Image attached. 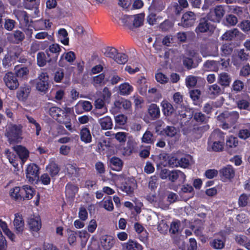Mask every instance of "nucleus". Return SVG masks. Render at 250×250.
Wrapping results in <instances>:
<instances>
[{
	"instance_id": "f257e3e1",
	"label": "nucleus",
	"mask_w": 250,
	"mask_h": 250,
	"mask_svg": "<svg viewBox=\"0 0 250 250\" xmlns=\"http://www.w3.org/2000/svg\"><path fill=\"white\" fill-rule=\"evenodd\" d=\"M46 110L53 119L58 123L64 125L68 130H72L71 118L67 112L51 103H48Z\"/></svg>"
},
{
	"instance_id": "f03ea898",
	"label": "nucleus",
	"mask_w": 250,
	"mask_h": 250,
	"mask_svg": "<svg viewBox=\"0 0 250 250\" xmlns=\"http://www.w3.org/2000/svg\"><path fill=\"white\" fill-rule=\"evenodd\" d=\"M14 149L16 154L9 149L5 150V154L10 164L16 169L18 167L19 161L23 165L27 160L29 152L25 147L21 145L14 146Z\"/></svg>"
},
{
	"instance_id": "7ed1b4c3",
	"label": "nucleus",
	"mask_w": 250,
	"mask_h": 250,
	"mask_svg": "<svg viewBox=\"0 0 250 250\" xmlns=\"http://www.w3.org/2000/svg\"><path fill=\"white\" fill-rule=\"evenodd\" d=\"M36 190L30 186L24 185L22 187H15L10 190V196L16 201L29 200L35 194Z\"/></svg>"
},
{
	"instance_id": "20e7f679",
	"label": "nucleus",
	"mask_w": 250,
	"mask_h": 250,
	"mask_svg": "<svg viewBox=\"0 0 250 250\" xmlns=\"http://www.w3.org/2000/svg\"><path fill=\"white\" fill-rule=\"evenodd\" d=\"M208 146H210L211 150L215 152L222 151L224 148L225 136L223 132L219 130L213 131L209 136Z\"/></svg>"
},
{
	"instance_id": "39448f33",
	"label": "nucleus",
	"mask_w": 250,
	"mask_h": 250,
	"mask_svg": "<svg viewBox=\"0 0 250 250\" xmlns=\"http://www.w3.org/2000/svg\"><path fill=\"white\" fill-rule=\"evenodd\" d=\"M238 118L239 114L236 111H225L217 116V120L223 123V128L224 129L233 126Z\"/></svg>"
},
{
	"instance_id": "423d86ee",
	"label": "nucleus",
	"mask_w": 250,
	"mask_h": 250,
	"mask_svg": "<svg viewBox=\"0 0 250 250\" xmlns=\"http://www.w3.org/2000/svg\"><path fill=\"white\" fill-rule=\"evenodd\" d=\"M22 126L21 125H11L6 129L5 136L10 144L18 143L21 139Z\"/></svg>"
},
{
	"instance_id": "0eeeda50",
	"label": "nucleus",
	"mask_w": 250,
	"mask_h": 250,
	"mask_svg": "<svg viewBox=\"0 0 250 250\" xmlns=\"http://www.w3.org/2000/svg\"><path fill=\"white\" fill-rule=\"evenodd\" d=\"M36 89L45 93L49 88V76L46 72H42L36 79Z\"/></svg>"
},
{
	"instance_id": "6e6552de",
	"label": "nucleus",
	"mask_w": 250,
	"mask_h": 250,
	"mask_svg": "<svg viewBox=\"0 0 250 250\" xmlns=\"http://www.w3.org/2000/svg\"><path fill=\"white\" fill-rule=\"evenodd\" d=\"M3 80L6 86L10 90H16L19 86L18 78L11 71L8 72L4 75Z\"/></svg>"
},
{
	"instance_id": "1a4fd4ad",
	"label": "nucleus",
	"mask_w": 250,
	"mask_h": 250,
	"mask_svg": "<svg viewBox=\"0 0 250 250\" xmlns=\"http://www.w3.org/2000/svg\"><path fill=\"white\" fill-rule=\"evenodd\" d=\"M136 181L133 178H128L125 179L120 187V189L126 193V195H133L134 189L137 188Z\"/></svg>"
},
{
	"instance_id": "9d476101",
	"label": "nucleus",
	"mask_w": 250,
	"mask_h": 250,
	"mask_svg": "<svg viewBox=\"0 0 250 250\" xmlns=\"http://www.w3.org/2000/svg\"><path fill=\"white\" fill-rule=\"evenodd\" d=\"M40 168L35 164H30L26 169V177L28 181L33 183L39 178Z\"/></svg>"
},
{
	"instance_id": "9b49d317",
	"label": "nucleus",
	"mask_w": 250,
	"mask_h": 250,
	"mask_svg": "<svg viewBox=\"0 0 250 250\" xmlns=\"http://www.w3.org/2000/svg\"><path fill=\"white\" fill-rule=\"evenodd\" d=\"M249 53H247L245 49H242L237 51V55L233 57L232 62L234 66L239 67L246 63L249 59Z\"/></svg>"
},
{
	"instance_id": "f8f14e48",
	"label": "nucleus",
	"mask_w": 250,
	"mask_h": 250,
	"mask_svg": "<svg viewBox=\"0 0 250 250\" xmlns=\"http://www.w3.org/2000/svg\"><path fill=\"white\" fill-rule=\"evenodd\" d=\"M235 173L234 167L230 165L223 167L219 170L221 179L224 182L233 179L235 176Z\"/></svg>"
},
{
	"instance_id": "ddd939ff",
	"label": "nucleus",
	"mask_w": 250,
	"mask_h": 250,
	"mask_svg": "<svg viewBox=\"0 0 250 250\" xmlns=\"http://www.w3.org/2000/svg\"><path fill=\"white\" fill-rule=\"evenodd\" d=\"M14 14L19 22L26 26H29L33 22L31 17L25 11L17 9L14 11Z\"/></svg>"
},
{
	"instance_id": "4468645a",
	"label": "nucleus",
	"mask_w": 250,
	"mask_h": 250,
	"mask_svg": "<svg viewBox=\"0 0 250 250\" xmlns=\"http://www.w3.org/2000/svg\"><path fill=\"white\" fill-rule=\"evenodd\" d=\"M62 49L61 46L57 43L51 44L48 49L46 50V53L49 61L56 62Z\"/></svg>"
},
{
	"instance_id": "2eb2a0df",
	"label": "nucleus",
	"mask_w": 250,
	"mask_h": 250,
	"mask_svg": "<svg viewBox=\"0 0 250 250\" xmlns=\"http://www.w3.org/2000/svg\"><path fill=\"white\" fill-rule=\"evenodd\" d=\"M13 221L15 232L17 234L21 235L24 229V221L22 216L20 213H16L14 215Z\"/></svg>"
},
{
	"instance_id": "dca6fc26",
	"label": "nucleus",
	"mask_w": 250,
	"mask_h": 250,
	"mask_svg": "<svg viewBox=\"0 0 250 250\" xmlns=\"http://www.w3.org/2000/svg\"><path fill=\"white\" fill-rule=\"evenodd\" d=\"M211 27V24L209 21V19L208 17L201 18L199 20V24L196 27L195 31L197 34L206 33L210 30Z\"/></svg>"
},
{
	"instance_id": "f3484780",
	"label": "nucleus",
	"mask_w": 250,
	"mask_h": 250,
	"mask_svg": "<svg viewBox=\"0 0 250 250\" xmlns=\"http://www.w3.org/2000/svg\"><path fill=\"white\" fill-rule=\"evenodd\" d=\"M195 20L196 16L194 13L188 11L183 15L181 23L184 27H190L194 25Z\"/></svg>"
},
{
	"instance_id": "a211bd4d",
	"label": "nucleus",
	"mask_w": 250,
	"mask_h": 250,
	"mask_svg": "<svg viewBox=\"0 0 250 250\" xmlns=\"http://www.w3.org/2000/svg\"><path fill=\"white\" fill-rule=\"evenodd\" d=\"M188 116V121H189L193 117V121H194L197 124L199 125L206 124L209 118V117L206 116L201 111H193L192 114L190 113Z\"/></svg>"
},
{
	"instance_id": "6ab92c4d",
	"label": "nucleus",
	"mask_w": 250,
	"mask_h": 250,
	"mask_svg": "<svg viewBox=\"0 0 250 250\" xmlns=\"http://www.w3.org/2000/svg\"><path fill=\"white\" fill-rule=\"evenodd\" d=\"M115 239L111 235H105L100 238V242L102 247L104 250H109L114 245Z\"/></svg>"
},
{
	"instance_id": "aec40b11",
	"label": "nucleus",
	"mask_w": 250,
	"mask_h": 250,
	"mask_svg": "<svg viewBox=\"0 0 250 250\" xmlns=\"http://www.w3.org/2000/svg\"><path fill=\"white\" fill-rule=\"evenodd\" d=\"M188 112L189 114L190 113V112H188L185 107H184L182 110H178L177 112H176L175 113V118L172 119V123L174 124L179 123L182 125L184 122L186 123L188 121V118H187L188 115L187 114Z\"/></svg>"
},
{
	"instance_id": "412c9836",
	"label": "nucleus",
	"mask_w": 250,
	"mask_h": 250,
	"mask_svg": "<svg viewBox=\"0 0 250 250\" xmlns=\"http://www.w3.org/2000/svg\"><path fill=\"white\" fill-rule=\"evenodd\" d=\"M25 38L24 33L19 30H15L13 33L8 35V40L12 42L18 44L23 41Z\"/></svg>"
},
{
	"instance_id": "4be33fe9",
	"label": "nucleus",
	"mask_w": 250,
	"mask_h": 250,
	"mask_svg": "<svg viewBox=\"0 0 250 250\" xmlns=\"http://www.w3.org/2000/svg\"><path fill=\"white\" fill-rule=\"evenodd\" d=\"M76 59V55L73 51H70L68 52H64L60 57L58 62L60 66L64 67L65 65L64 60L66 62L72 64Z\"/></svg>"
},
{
	"instance_id": "5701e85b",
	"label": "nucleus",
	"mask_w": 250,
	"mask_h": 250,
	"mask_svg": "<svg viewBox=\"0 0 250 250\" xmlns=\"http://www.w3.org/2000/svg\"><path fill=\"white\" fill-rule=\"evenodd\" d=\"M29 70L27 67L23 65H18L15 67V74L17 78L22 80L27 79Z\"/></svg>"
},
{
	"instance_id": "b1692460",
	"label": "nucleus",
	"mask_w": 250,
	"mask_h": 250,
	"mask_svg": "<svg viewBox=\"0 0 250 250\" xmlns=\"http://www.w3.org/2000/svg\"><path fill=\"white\" fill-rule=\"evenodd\" d=\"M209 128V126L208 125L194 126L190 131V133L194 139H198L200 138L203 133L208 130Z\"/></svg>"
},
{
	"instance_id": "393cba45",
	"label": "nucleus",
	"mask_w": 250,
	"mask_h": 250,
	"mask_svg": "<svg viewBox=\"0 0 250 250\" xmlns=\"http://www.w3.org/2000/svg\"><path fill=\"white\" fill-rule=\"evenodd\" d=\"M122 250H143V246L136 241L129 239L122 244Z\"/></svg>"
},
{
	"instance_id": "a878e982",
	"label": "nucleus",
	"mask_w": 250,
	"mask_h": 250,
	"mask_svg": "<svg viewBox=\"0 0 250 250\" xmlns=\"http://www.w3.org/2000/svg\"><path fill=\"white\" fill-rule=\"evenodd\" d=\"M31 92V87L28 84L21 86L17 92V97L19 100L25 101Z\"/></svg>"
},
{
	"instance_id": "bb28decb",
	"label": "nucleus",
	"mask_w": 250,
	"mask_h": 250,
	"mask_svg": "<svg viewBox=\"0 0 250 250\" xmlns=\"http://www.w3.org/2000/svg\"><path fill=\"white\" fill-rule=\"evenodd\" d=\"M28 225L30 231L38 232L41 228V220L39 217L30 218L28 219Z\"/></svg>"
},
{
	"instance_id": "cd10ccee",
	"label": "nucleus",
	"mask_w": 250,
	"mask_h": 250,
	"mask_svg": "<svg viewBox=\"0 0 250 250\" xmlns=\"http://www.w3.org/2000/svg\"><path fill=\"white\" fill-rule=\"evenodd\" d=\"M80 136L81 140L85 144L92 142V136L87 125L83 126L80 130Z\"/></svg>"
},
{
	"instance_id": "c85d7f7f",
	"label": "nucleus",
	"mask_w": 250,
	"mask_h": 250,
	"mask_svg": "<svg viewBox=\"0 0 250 250\" xmlns=\"http://www.w3.org/2000/svg\"><path fill=\"white\" fill-rule=\"evenodd\" d=\"M186 178V175L184 172L179 170H173L170 171L169 180L174 182L176 180L179 182H184Z\"/></svg>"
},
{
	"instance_id": "c756f323",
	"label": "nucleus",
	"mask_w": 250,
	"mask_h": 250,
	"mask_svg": "<svg viewBox=\"0 0 250 250\" xmlns=\"http://www.w3.org/2000/svg\"><path fill=\"white\" fill-rule=\"evenodd\" d=\"M161 105L162 107V111L165 116H171L174 113L175 109L172 104L169 103L167 101L163 100L161 102Z\"/></svg>"
},
{
	"instance_id": "7c9ffc66",
	"label": "nucleus",
	"mask_w": 250,
	"mask_h": 250,
	"mask_svg": "<svg viewBox=\"0 0 250 250\" xmlns=\"http://www.w3.org/2000/svg\"><path fill=\"white\" fill-rule=\"evenodd\" d=\"M147 110L148 113L151 119L155 120L160 117V109L156 104H150L148 106Z\"/></svg>"
},
{
	"instance_id": "2f4dec72",
	"label": "nucleus",
	"mask_w": 250,
	"mask_h": 250,
	"mask_svg": "<svg viewBox=\"0 0 250 250\" xmlns=\"http://www.w3.org/2000/svg\"><path fill=\"white\" fill-rule=\"evenodd\" d=\"M118 93L121 95L127 96L133 91V86L128 83H124L119 85Z\"/></svg>"
},
{
	"instance_id": "473e14b6",
	"label": "nucleus",
	"mask_w": 250,
	"mask_h": 250,
	"mask_svg": "<svg viewBox=\"0 0 250 250\" xmlns=\"http://www.w3.org/2000/svg\"><path fill=\"white\" fill-rule=\"evenodd\" d=\"M202 61V58L198 57L196 62H194L193 58L190 57H185L183 62L184 66L188 70L192 68H196L198 66V63Z\"/></svg>"
},
{
	"instance_id": "72a5a7b5",
	"label": "nucleus",
	"mask_w": 250,
	"mask_h": 250,
	"mask_svg": "<svg viewBox=\"0 0 250 250\" xmlns=\"http://www.w3.org/2000/svg\"><path fill=\"white\" fill-rule=\"evenodd\" d=\"M114 106L119 109H128L131 106V103L130 101L121 98L114 102Z\"/></svg>"
},
{
	"instance_id": "f704fd0d",
	"label": "nucleus",
	"mask_w": 250,
	"mask_h": 250,
	"mask_svg": "<svg viewBox=\"0 0 250 250\" xmlns=\"http://www.w3.org/2000/svg\"><path fill=\"white\" fill-rule=\"evenodd\" d=\"M67 241L68 244L72 246H75L77 243V239L78 236V231L71 230L70 229H67L66 230Z\"/></svg>"
},
{
	"instance_id": "c9c22d12",
	"label": "nucleus",
	"mask_w": 250,
	"mask_h": 250,
	"mask_svg": "<svg viewBox=\"0 0 250 250\" xmlns=\"http://www.w3.org/2000/svg\"><path fill=\"white\" fill-rule=\"evenodd\" d=\"M110 166L113 170L119 171L122 169L123 163L121 159L114 156L110 160Z\"/></svg>"
},
{
	"instance_id": "e433bc0d",
	"label": "nucleus",
	"mask_w": 250,
	"mask_h": 250,
	"mask_svg": "<svg viewBox=\"0 0 250 250\" xmlns=\"http://www.w3.org/2000/svg\"><path fill=\"white\" fill-rule=\"evenodd\" d=\"M203 69L206 71H216L218 69V62L213 60H208L204 62Z\"/></svg>"
},
{
	"instance_id": "4c0bfd02",
	"label": "nucleus",
	"mask_w": 250,
	"mask_h": 250,
	"mask_svg": "<svg viewBox=\"0 0 250 250\" xmlns=\"http://www.w3.org/2000/svg\"><path fill=\"white\" fill-rule=\"evenodd\" d=\"M46 170L49 173L52 177H53L58 174L60 167L55 162L52 161L46 166Z\"/></svg>"
},
{
	"instance_id": "58836bf2",
	"label": "nucleus",
	"mask_w": 250,
	"mask_h": 250,
	"mask_svg": "<svg viewBox=\"0 0 250 250\" xmlns=\"http://www.w3.org/2000/svg\"><path fill=\"white\" fill-rule=\"evenodd\" d=\"M238 145V140L237 137L230 136L226 140V149L230 153H231V149L236 148Z\"/></svg>"
},
{
	"instance_id": "ea45409f",
	"label": "nucleus",
	"mask_w": 250,
	"mask_h": 250,
	"mask_svg": "<svg viewBox=\"0 0 250 250\" xmlns=\"http://www.w3.org/2000/svg\"><path fill=\"white\" fill-rule=\"evenodd\" d=\"M101 128L104 130H107L112 128L113 123L111 118L109 116H105L99 120Z\"/></svg>"
},
{
	"instance_id": "a19ab883",
	"label": "nucleus",
	"mask_w": 250,
	"mask_h": 250,
	"mask_svg": "<svg viewBox=\"0 0 250 250\" xmlns=\"http://www.w3.org/2000/svg\"><path fill=\"white\" fill-rule=\"evenodd\" d=\"M134 229L137 233H143V236H140V240L142 242H145L147 239V232L145 229L144 227L139 223L136 222L134 224Z\"/></svg>"
},
{
	"instance_id": "79ce46f5",
	"label": "nucleus",
	"mask_w": 250,
	"mask_h": 250,
	"mask_svg": "<svg viewBox=\"0 0 250 250\" xmlns=\"http://www.w3.org/2000/svg\"><path fill=\"white\" fill-rule=\"evenodd\" d=\"M234 44L231 43H224L221 47V55L227 57L231 54L234 49Z\"/></svg>"
},
{
	"instance_id": "37998d69",
	"label": "nucleus",
	"mask_w": 250,
	"mask_h": 250,
	"mask_svg": "<svg viewBox=\"0 0 250 250\" xmlns=\"http://www.w3.org/2000/svg\"><path fill=\"white\" fill-rule=\"evenodd\" d=\"M79 190V188L76 185L68 183L65 186V194L69 197H73Z\"/></svg>"
},
{
	"instance_id": "c03bdc74",
	"label": "nucleus",
	"mask_w": 250,
	"mask_h": 250,
	"mask_svg": "<svg viewBox=\"0 0 250 250\" xmlns=\"http://www.w3.org/2000/svg\"><path fill=\"white\" fill-rule=\"evenodd\" d=\"M78 236L81 241L82 248H84L89 238L90 235L85 230L78 231Z\"/></svg>"
},
{
	"instance_id": "a18cd8bd",
	"label": "nucleus",
	"mask_w": 250,
	"mask_h": 250,
	"mask_svg": "<svg viewBox=\"0 0 250 250\" xmlns=\"http://www.w3.org/2000/svg\"><path fill=\"white\" fill-rule=\"evenodd\" d=\"M59 40L64 45H67L69 44V38L68 33L64 28H61L58 31Z\"/></svg>"
},
{
	"instance_id": "49530a36",
	"label": "nucleus",
	"mask_w": 250,
	"mask_h": 250,
	"mask_svg": "<svg viewBox=\"0 0 250 250\" xmlns=\"http://www.w3.org/2000/svg\"><path fill=\"white\" fill-rule=\"evenodd\" d=\"M250 202V194L242 193L238 198V204L239 207H247Z\"/></svg>"
},
{
	"instance_id": "de8ad7c7",
	"label": "nucleus",
	"mask_w": 250,
	"mask_h": 250,
	"mask_svg": "<svg viewBox=\"0 0 250 250\" xmlns=\"http://www.w3.org/2000/svg\"><path fill=\"white\" fill-rule=\"evenodd\" d=\"M165 4L163 0H152L149 9L156 12H161L165 8Z\"/></svg>"
},
{
	"instance_id": "09e8293b",
	"label": "nucleus",
	"mask_w": 250,
	"mask_h": 250,
	"mask_svg": "<svg viewBox=\"0 0 250 250\" xmlns=\"http://www.w3.org/2000/svg\"><path fill=\"white\" fill-rule=\"evenodd\" d=\"M214 13L215 18L213 21L219 22L225 13V10L222 5H217L214 8Z\"/></svg>"
},
{
	"instance_id": "8fccbe9b",
	"label": "nucleus",
	"mask_w": 250,
	"mask_h": 250,
	"mask_svg": "<svg viewBox=\"0 0 250 250\" xmlns=\"http://www.w3.org/2000/svg\"><path fill=\"white\" fill-rule=\"evenodd\" d=\"M231 79L227 73H222L219 75L218 83L222 86H229L230 83Z\"/></svg>"
},
{
	"instance_id": "3c124183",
	"label": "nucleus",
	"mask_w": 250,
	"mask_h": 250,
	"mask_svg": "<svg viewBox=\"0 0 250 250\" xmlns=\"http://www.w3.org/2000/svg\"><path fill=\"white\" fill-rule=\"evenodd\" d=\"M118 50L113 47L108 46L105 48L104 55L105 57L115 60L118 54Z\"/></svg>"
},
{
	"instance_id": "603ef678",
	"label": "nucleus",
	"mask_w": 250,
	"mask_h": 250,
	"mask_svg": "<svg viewBox=\"0 0 250 250\" xmlns=\"http://www.w3.org/2000/svg\"><path fill=\"white\" fill-rule=\"evenodd\" d=\"M37 60V64L40 67L44 66L46 64L47 62H51L48 61V57L47 56V58H46L45 55L43 52H40L38 53Z\"/></svg>"
},
{
	"instance_id": "864d4df0",
	"label": "nucleus",
	"mask_w": 250,
	"mask_h": 250,
	"mask_svg": "<svg viewBox=\"0 0 250 250\" xmlns=\"http://www.w3.org/2000/svg\"><path fill=\"white\" fill-rule=\"evenodd\" d=\"M142 141L146 144H153L154 139L153 133L148 130H146L143 134Z\"/></svg>"
},
{
	"instance_id": "5fc2aeb1",
	"label": "nucleus",
	"mask_w": 250,
	"mask_h": 250,
	"mask_svg": "<svg viewBox=\"0 0 250 250\" xmlns=\"http://www.w3.org/2000/svg\"><path fill=\"white\" fill-rule=\"evenodd\" d=\"M162 132L164 134L169 137H173L177 133V129L173 126H167L163 129Z\"/></svg>"
},
{
	"instance_id": "6e6d98bb",
	"label": "nucleus",
	"mask_w": 250,
	"mask_h": 250,
	"mask_svg": "<svg viewBox=\"0 0 250 250\" xmlns=\"http://www.w3.org/2000/svg\"><path fill=\"white\" fill-rule=\"evenodd\" d=\"M103 208L109 211H111L114 209L113 204L111 199V197L108 196L107 199L105 198L103 200Z\"/></svg>"
},
{
	"instance_id": "4d7b16f0",
	"label": "nucleus",
	"mask_w": 250,
	"mask_h": 250,
	"mask_svg": "<svg viewBox=\"0 0 250 250\" xmlns=\"http://www.w3.org/2000/svg\"><path fill=\"white\" fill-rule=\"evenodd\" d=\"M114 61L120 64H125L128 61V56L124 53H119L116 56Z\"/></svg>"
},
{
	"instance_id": "13d9d810",
	"label": "nucleus",
	"mask_w": 250,
	"mask_h": 250,
	"mask_svg": "<svg viewBox=\"0 0 250 250\" xmlns=\"http://www.w3.org/2000/svg\"><path fill=\"white\" fill-rule=\"evenodd\" d=\"M173 24L171 21L169 20H165L162 22L160 25L159 28L163 32L169 31L172 27Z\"/></svg>"
},
{
	"instance_id": "bf43d9fd",
	"label": "nucleus",
	"mask_w": 250,
	"mask_h": 250,
	"mask_svg": "<svg viewBox=\"0 0 250 250\" xmlns=\"http://www.w3.org/2000/svg\"><path fill=\"white\" fill-rule=\"evenodd\" d=\"M25 117L27 119L28 122L29 123L33 124L35 126L36 134L37 136L39 135L40 131L42 129L40 125L38 122H37L36 120L34 119V118H33L32 117H31L28 115H26Z\"/></svg>"
},
{
	"instance_id": "052dcab7",
	"label": "nucleus",
	"mask_w": 250,
	"mask_h": 250,
	"mask_svg": "<svg viewBox=\"0 0 250 250\" xmlns=\"http://www.w3.org/2000/svg\"><path fill=\"white\" fill-rule=\"evenodd\" d=\"M13 59H14L13 55L10 53L5 55L2 61L3 66L4 68H8L11 66Z\"/></svg>"
},
{
	"instance_id": "680f3d73",
	"label": "nucleus",
	"mask_w": 250,
	"mask_h": 250,
	"mask_svg": "<svg viewBox=\"0 0 250 250\" xmlns=\"http://www.w3.org/2000/svg\"><path fill=\"white\" fill-rule=\"evenodd\" d=\"M221 91L220 87L217 84H214L209 87L208 92L210 96L215 97L219 95Z\"/></svg>"
},
{
	"instance_id": "e2e57ef3",
	"label": "nucleus",
	"mask_w": 250,
	"mask_h": 250,
	"mask_svg": "<svg viewBox=\"0 0 250 250\" xmlns=\"http://www.w3.org/2000/svg\"><path fill=\"white\" fill-rule=\"evenodd\" d=\"M210 246L214 249L219 250L223 249L225 246L224 242L219 239H214L210 242Z\"/></svg>"
},
{
	"instance_id": "0e129e2a",
	"label": "nucleus",
	"mask_w": 250,
	"mask_h": 250,
	"mask_svg": "<svg viewBox=\"0 0 250 250\" xmlns=\"http://www.w3.org/2000/svg\"><path fill=\"white\" fill-rule=\"evenodd\" d=\"M197 79L195 76H188L186 79V84L188 88H192L195 86Z\"/></svg>"
},
{
	"instance_id": "69168bd1",
	"label": "nucleus",
	"mask_w": 250,
	"mask_h": 250,
	"mask_svg": "<svg viewBox=\"0 0 250 250\" xmlns=\"http://www.w3.org/2000/svg\"><path fill=\"white\" fill-rule=\"evenodd\" d=\"M111 96V93L107 87H105L103 90L101 98L106 103H109Z\"/></svg>"
},
{
	"instance_id": "338daca9",
	"label": "nucleus",
	"mask_w": 250,
	"mask_h": 250,
	"mask_svg": "<svg viewBox=\"0 0 250 250\" xmlns=\"http://www.w3.org/2000/svg\"><path fill=\"white\" fill-rule=\"evenodd\" d=\"M64 77V70L62 68L58 69L54 74V80L56 83H60Z\"/></svg>"
},
{
	"instance_id": "774afa93",
	"label": "nucleus",
	"mask_w": 250,
	"mask_h": 250,
	"mask_svg": "<svg viewBox=\"0 0 250 250\" xmlns=\"http://www.w3.org/2000/svg\"><path fill=\"white\" fill-rule=\"evenodd\" d=\"M249 129H240L238 133L240 138L246 140L250 137V124L248 125Z\"/></svg>"
}]
</instances>
